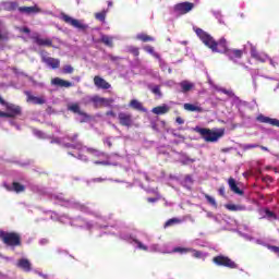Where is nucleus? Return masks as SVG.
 I'll use <instances>...</instances> for the list:
<instances>
[{"label":"nucleus","instance_id":"1","mask_svg":"<svg viewBox=\"0 0 279 279\" xmlns=\"http://www.w3.org/2000/svg\"><path fill=\"white\" fill-rule=\"evenodd\" d=\"M195 34L201 38L202 43L214 53H228L230 49H228V41L226 38L219 39V41H216L213 36L208 35V33L204 32L202 28H195Z\"/></svg>","mask_w":279,"mask_h":279},{"label":"nucleus","instance_id":"2","mask_svg":"<svg viewBox=\"0 0 279 279\" xmlns=\"http://www.w3.org/2000/svg\"><path fill=\"white\" fill-rule=\"evenodd\" d=\"M196 132L206 143H217L219 138L226 134V130L223 129H221L219 132H215L210 129L196 128Z\"/></svg>","mask_w":279,"mask_h":279},{"label":"nucleus","instance_id":"3","mask_svg":"<svg viewBox=\"0 0 279 279\" xmlns=\"http://www.w3.org/2000/svg\"><path fill=\"white\" fill-rule=\"evenodd\" d=\"M0 240L9 247L21 246V234L16 232L0 231Z\"/></svg>","mask_w":279,"mask_h":279},{"label":"nucleus","instance_id":"4","mask_svg":"<svg viewBox=\"0 0 279 279\" xmlns=\"http://www.w3.org/2000/svg\"><path fill=\"white\" fill-rule=\"evenodd\" d=\"M213 264L217 267H227L228 269H239V265L230 257L225 255H217L213 258Z\"/></svg>","mask_w":279,"mask_h":279},{"label":"nucleus","instance_id":"5","mask_svg":"<svg viewBox=\"0 0 279 279\" xmlns=\"http://www.w3.org/2000/svg\"><path fill=\"white\" fill-rule=\"evenodd\" d=\"M61 19L62 21H64V23L71 25L72 27H75L76 29H81V32H86V29H88V24H84L80 22V20H75L70 15H66V13H62Z\"/></svg>","mask_w":279,"mask_h":279},{"label":"nucleus","instance_id":"6","mask_svg":"<svg viewBox=\"0 0 279 279\" xmlns=\"http://www.w3.org/2000/svg\"><path fill=\"white\" fill-rule=\"evenodd\" d=\"M5 108L9 119H14L15 117H21V114H23V109L19 105L7 102Z\"/></svg>","mask_w":279,"mask_h":279},{"label":"nucleus","instance_id":"7","mask_svg":"<svg viewBox=\"0 0 279 279\" xmlns=\"http://www.w3.org/2000/svg\"><path fill=\"white\" fill-rule=\"evenodd\" d=\"M118 120L120 125L123 128H132L134 125V120H132V113L119 112Z\"/></svg>","mask_w":279,"mask_h":279},{"label":"nucleus","instance_id":"8","mask_svg":"<svg viewBox=\"0 0 279 279\" xmlns=\"http://www.w3.org/2000/svg\"><path fill=\"white\" fill-rule=\"evenodd\" d=\"M193 8H195L193 2H181L174 5V11H177L178 14H189Z\"/></svg>","mask_w":279,"mask_h":279},{"label":"nucleus","instance_id":"9","mask_svg":"<svg viewBox=\"0 0 279 279\" xmlns=\"http://www.w3.org/2000/svg\"><path fill=\"white\" fill-rule=\"evenodd\" d=\"M41 62H44V64H46L50 69H53V70L60 69V59L41 54Z\"/></svg>","mask_w":279,"mask_h":279},{"label":"nucleus","instance_id":"10","mask_svg":"<svg viewBox=\"0 0 279 279\" xmlns=\"http://www.w3.org/2000/svg\"><path fill=\"white\" fill-rule=\"evenodd\" d=\"M17 10H19L20 14H27V16H29L32 14L40 13V8H38V5H34V7H17Z\"/></svg>","mask_w":279,"mask_h":279},{"label":"nucleus","instance_id":"11","mask_svg":"<svg viewBox=\"0 0 279 279\" xmlns=\"http://www.w3.org/2000/svg\"><path fill=\"white\" fill-rule=\"evenodd\" d=\"M69 112H73V114H78L80 117H88L86 112L82 110L80 107V102H72L68 105Z\"/></svg>","mask_w":279,"mask_h":279},{"label":"nucleus","instance_id":"12","mask_svg":"<svg viewBox=\"0 0 279 279\" xmlns=\"http://www.w3.org/2000/svg\"><path fill=\"white\" fill-rule=\"evenodd\" d=\"M229 189L232 193L235 195H245V192L243 190H240L239 185L236 184V180L234 178L230 177L228 179Z\"/></svg>","mask_w":279,"mask_h":279},{"label":"nucleus","instance_id":"13","mask_svg":"<svg viewBox=\"0 0 279 279\" xmlns=\"http://www.w3.org/2000/svg\"><path fill=\"white\" fill-rule=\"evenodd\" d=\"M94 84L96 88H101L102 90H108L111 87L110 83L101 78V76H95Z\"/></svg>","mask_w":279,"mask_h":279},{"label":"nucleus","instance_id":"14","mask_svg":"<svg viewBox=\"0 0 279 279\" xmlns=\"http://www.w3.org/2000/svg\"><path fill=\"white\" fill-rule=\"evenodd\" d=\"M34 43L38 45V47H53V40L50 38H40V36L33 37Z\"/></svg>","mask_w":279,"mask_h":279},{"label":"nucleus","instance_id":"15","mask_svg":"<svg viewBox=\"0 0 279 279\" xmlns=\"http://www.w3.org/2000/svg\"><path fill=\"white\" fill-rule=\"evenodd\" d=\"M51 84L52 86H59L60 88H71V86H73V83L64 81L60 77L52 78Z\"/></svg>","mask_w":279,"mask_h":279},{"label":"nucleus","instance_id":"16","mask_svg":"<svg viewBox=\"0 0 279 279\" xmlns=\"http://www.w3.org/2000/svg\"><path fill=\"white\" fill-rule=\"evenodd\" d=\"M25 95L27 97L26 101H29L31 104H34L35 106H43L45 104V98L43 97H36L32 95L29 92H25Z\"/></svg>","mask_w":279,"mask_h":279},{"label":"nucleus","instance_id":"17","mask_svg":"<svg viewBox=\"0 0 279 279\" xmlns=\"http://www.w3.org/2000/svg\"><path fill=\"white\" fill-rule=\"evenodd\" d=\"M251 57L257 62H267V54L263 52H258L256 48L251 49Z\"/></svg>","mask_w":279,"mask_h":279},{"label":"nucleus","instance_id":"18","mask_svg":"<svg viewBox=\"0 0 279 279\" xmlns=\"http://www.w3.org/2000/svg\"><path fill=\"white\" fill-rule=\"evenodd\" d=\"M227 56H228L229 60H241V58H243V50L229 49V51H227Z\"/></svg>","mask_w":279,"mask_h":279},{"label":"nucleus","instance_id":"19","mask_svg":"<svg viewBox=\"0 0 279 279\" xmlns=\"http://www.w3.org/2000/svg\"><path fill=\"white\" fill-rule=\"evenodd\" d=\"M17 267L26 272L32 271V263H29V259H27V258L19 259Z\"/></svg>","mask_w":279,"mask_h":279},{"label":"nucleus","instance_id":"20","mask_svg":"<svg viewBox=\"0 0 279 279\" xmlns=\"http://www.w3.org/2000/svg\"><path fill=\"white\" fill-rule=\"evenodd\" d=\"M87 154H90V156H94V158H107L108 155L97 148L87 147L86 148Z\"/></svg>","mask_w":279,"mask_h":279},{"label":"nucleus","instance_id":"21","mask_svg":"<svg viewBox=\"0 0 279 279\" xmlns=\"http://www.w3.org/2000/svg\"><path fill=\"white\" fill-rule=\"evenodd\" d=\"M2 8L7 12H14V10H19V2L7 1L2 3Z\"/></svg>","mask_w":279,"mask_h":279},{"label":"nucleus","instance_id":"22","mask_svg":"<svg viewBox=\"0 0 279 279\" xmlns=\"http://www.w3.org/2000/svg\"><path fill=\"white\" fill-rule=\"evenodd\" d=\"M129 106L133 108V110H138L140 112H147V109H145V107L143 106V102L136 99H132Z\"/></svg>","mask_w":279,"mask_h":279},{"label":"nucleus","instance_id":"23","mask_svg":"<svg viewBox=\"0 0 279 279\" xmlns=\"http://www.w3.org/2000/svg\"><path fill=\"white\" fill-rule=\"evenodd\" d=\"M183 108L184 110H187V112H204L202 107L189 102L184 104Z\"/></svg>","mask_w":279,"mask_h":279},{"label":"nucleus","instance_id":"24","mask_svg":"<svg viewBox=\"0 0 279 279\" xmlns=\"http://www.w3.org/2000/svg\"><path fill=\"white\" fill-rule=\"evenodd\" d=\"M169 110H171L169 108V106L162 105V106H157V107L153 108L151 113L153 114H167V112H169Z\"/></svg>","mask_w":279,"mask_h":279},{"label":"nucleus","instance_id":"25","mask_svg":"<svg viewBox=\"0 0 279 279\" xmlns=\"http://www.w3.org/2000/svg\"><path fill=\"white\" fill-rule=\"evenodd\" d=\"M225 208H227V210H230L231 213H241L245 210V205L226 204Z\"/></svg>","mask_w":279,"mask_h":279},{"label":"nucleus","instance_id":"26","mask_svg":"<svg viewBox=\"0 0 279 279\" xmlns=\"http://www.w3.org/2000/svg\"><path fill=\"white\" fill-rule=\"evenodd\" d=\"M181 86V93H189L190 90H193L195 87V84L189 82V81H182L180 83Z\"/></svg>","mask_w":279,"mask_h":279},{"label":"nucleus","instance_id":"27","mask_svg":"<svg viewBox=\"0 0 279 279\" xmlns=\"http://www.w3.org/2000/svg\"><path fill=\"white\" fill-rule=\"evenodd\" d=\"M126 53H131L134 58H138L141 56V48L136 46H126Z\"/></svg>","mask_w":279,"mask_h":279},{"label":"nucleus","instance_id":"28","mask_svg":"<svg viewBox=\"0 0 279 279\" xmlns=\"http://www.w3.org/2000/svg\"><path fill=\"white\" fill-rule=\"evenodd\" d=\"M137 40H141L142 43H154V37L145 34V33H141L136 35Z\"/></svg>","mask_w":279,"mask_h":279},{"label":"nucleus","instance_id":"29","mask_svg":"<svg viewBox=\"0 0 279 279\" xmlns=\"http://www.w3.org/2000/svg\"><path fill=\"white\" fill-rule=\"evenodd\" d=\"M100 43H102L107 47H114V44L112 43V37H109L108 35H104L100 38Z\"/></svg>","mask_w":279,"mask_h":279},{"label":"nucleus","instance_id":"30","mask_svg":"<svg viewBox=\"0 0 279 279\" xmlns=\"http://www.w3.org/2000/svg\"><path fill=\"white\" fill-rule=\"evenodd\" d=\"M106 14H108V11L102 10L101 12L95 13L96 21H100V23L106 22Z\"/></svg>","mask_w":279,"mask_h":279},{"label":"nucleus","instance_id":"31","mask_svg":"<svg viewBox=\"0 0 279 279\" xmlns=\"http://www.w3.org/2000/svg\"><path fill=\"white\" fill-rule=\"evenodd\" d=\"M12 186H13V191L15 193H23L25 191V185H23V184H21L19 182H13Z\"/></svg>","mask_w":279,"mask_h":279},{"label":"nucleus","instance_id":"32","mask_svg":"<svg viewBox=\"0 0 279 279\" xmlns=\"http://www.w3.org/2000/svg\"><path fill=\"white\" fill-rule=\"evenodd\" d=\"M175 223H182V220H180L178 218H171L166 221L165 228H171V226H175Z\"/></svg>","mask_w":279,"mask_h":279},{"label":"nucleus","instance_id":"33","mask_svg":"<svg viewBox=\"0 0 279 279\" xmlns=\"http://www.w3.org/2000/svg\"><path fill=\"white\" fill-rule=\"evenodd\" d=\"M172 252H173L174 254H189V252H191V248L178 246V247H174V248L172 250Z\"/></svg>","mask_w":279,"mask_h":279},{"label":"nucleus","instance_id":"34","mask_svg":"<svg viewBox=\"0 0 279 279\" xmlns=\"http://www.w3.org/2000/svg\"><path fill=\"white\" fill-rule=\"evenodd\" d=\"M204 197H205V199H207L208 204H210L211 206L217 208V201H215V198L213 196L205 194Z\"/></svg>","mask_w":279,"mask_h":279},{"label":"nucleus","instance_id":"35","mask_svg":"<svg viewBox=\"0 0 279 279\" xmlns=\"http://www.w3.org/2000/svg\"><path fill=\"white\" fill-rule=\"evenodd\" d=\"M190 252H192L193 258H202V256H204V253H202V251H197L195 248H191Z\"/></svg>","mask_w":279,"mask_h":279},{"label":"nucleus","instance_id":"36","mask_svg":"<svg viewBox=\"0 0 279 279\" xmlns=\"http://www.w3.org/2000/svg\"><path fill=\"white\" fill-rule=\"evenodd\" d=\"M89 101H92V104H104V101H106V99H104L99 96H94L89 99Z\"/></svg>","mask_w":279,"mask_h":279},{"label":"nucleus","instance_id":"37","mask_svg":"<svg viewBox=\"0 0 279 279\" xmlns=\"http://www.w3.org/2000/svg\"><path fill=\"white\" fill-rule=\"evenodd\" d=\"M270 119H271V118L265 117V116H263V114H259V116L257 117V121H259V123H268V124H269Z\"/></svg>","mask_w":279,"mask_h":279},{"label":"nucleus","instance_id":"38","mask_svg":"<svg viewBox=\"0 0 279 279\" xmlns=\"http://www.w3.org/2000/svg\"><path fill=\"white\" fill-rule=\"evenodd\" d=\"M134 243H136L138 250H143L144 252H147L148 247L147 245L143 244V242L138 241V240H133Z\"/></svg>","mask_w":279,"mask_h":279},{"label":"nucleus","instance_id":"39","mask_svg":"<svg viewBox=\"0 0 279 279\" xmlns=\"http://www.w3.org/2000/svg\"><path fill=\"white\" fill-rule=\"evenodd\" d=\"M150 90L154 95H158V97H162V92H160V86L158 85L154 86Z\"/></svg>","mask_w":279,"mask_h":279},{"label":"nucleus","instance_id":"40","mask_svg":"<svg viewBox=\"0 0 279 279\" xmlns=\"http://www.w3.org/2000/svg\"><path fill=\"white\" fill-rule=\"evenodd\" d=\"M73 71H74V69L71 65H69V64L63 66L64 75H69L71 73H73Z\"/></svg>","mask_w":279,"mask_h":279},{"label":"nucleus","instance_id":"41","mask_svg":"<svg viewBox=\"0 0 279 279\" xmlns=\"http://www.w3.org/2000/svg\"><path fill=\"white\" fill-rule=\"evenodd\" d=\"M265 215L266 217L272 218V219H278V216H276V214L269 209L265 210Z\"/></svg>","mask_w":279,"mask_h":279},{"label":"nucleus","instance_id":"42","mask_svg":"<svg viewBox=\"0 0 279 279\" xmlns=\"http://www.w3.org/2000/svg\"><path fill=\"white\" fill-rule=\"evenodd\" d=\"M268 124H269V125H272V126H275V128H279V120H278V119L270 118Z\"/></svg>","mask_w":279,"mask_h":279},{"label":"nucleus","instance_id":"43","mask_svg":"<svg viewBox=\"0 0 279 279\" xmlns=\"http://www.w3.org/2000/svg\"><path fill=\"white\" fill-rule=\"evenodd\" d=\"M258 147H259L258 144H246V145H244L243 149H245V150H247V149H256Z\"/></svg>","mask_w":279,"mask_h":279},{"label":"nucleus","instance_id":"44","mask_svg":"<svg viewBox=\"0 0 279 279\" xmlns=\"http://www.w3.org/2000/svg\"><path fill=\"white\" fill-rule=\"evenodd\" d=\"M268 250L279 256V246H268Z\"/></svg>","mask_w":279,"mask_h":279},{"label":"nucleus","instance_id":"45","mask_svg":"<svg viewBox=\"0 0 279 279\" xmlns=\"http://www.w3.org/2000/svg\"><path fill=\"white\" fill-rule=\"evenodd\" d=\"M144 51H146L147 53H150V56L155 52L154 47L151 46L144 47Z\"/></svg>","mask_w":279,"mask_h":279},{"label":"nucleus","instance_id":"46","mask_svg":"<svg viewBox=\"0 0 279 279\" xmlns=\"http://www.w3.org/2000/svg\"><path fill=\"white\" fill-rule=\"evenodd\" d=\"M218 193L219 195H221V197H226V187L223 185L220 186Z\"/></svg>","mask_w":279,"mask_h":279},{"label":"nucleus","instance_id":"47","mask_svg":"<svg viewBox=\"0 0 279 279\" xmlns=\"http://www.w3.org/2000/svg\"><path fill=\"white\" fill-rule=\"evenodd\" d=\"M20 32H22L23 34H32V31L27 26L20 28Z\"/></svg>","mask_w":279,"mask_h":279},{"label":"nucleus","instance_id":"48","mask_svg":"<svg viewBox=\"0 0 279 279\" xmlns=\"http://www.w3.org/2000/svg\"><path fill=\"white\" fill-rule=\"evenodd\" d=\"M64 147H71L72 149H76V147H82V144H76V146H75L73 144L66 143V144H64Z\"/></svg>","mask_w":279,"mask_h":279},{"label":"nucleus","instance_id":"49","mask_svg":"<svg viewBox=\"0 0 279 279\" xmlns=\"http://www.w3.org/2000/svg\"><path fill=\"white\" fill-rule=\"evenodd\" d=\"M94 165H102L104 167H108V165H110V162L96 160V161H94Z\"/></svg>","mask_w":279,"mask_h":279},{"label":"nucleus","instance_id":"50","mask_svg":"<svg viewBox=\"0 0 279 279\" xmlns=\"http://www.w3.org/2000/svg\"><path fill=\"white\" fill-rule=\"evenodd\" d=\"M92 182L101 183V182H106V179H104V178H95V179L92 180Z\"/></svg>","mask_w":279,"mask_h":279},{"label":"nucleus","instance_id":"51","mask_svg":"<svg viewBox=\"0 0 279 279\" xmlns=\"http://www.w3.org/2000/svg\"><path fill=\"white\" fill-rule=\"evenodd\" d=\"M175 121H177V123H178L179 125H184V119L178 117V118L175 119Z\"/></svg>","mask_w":279,"mask_h":279},{"label":"nucleus","instance_id":"52","mask_svg":"<svg viewBox=\"0 0 279 279\" xmlns=\"http://www.w3.org/2000/svg\"><path fill=\"white\" fill-rule=\"evenodd\" d=\"M147 202H148L149 204H155V202H158V198H156V197H148V198H147Z\"/></svg>","mask_w":279,"mask_h":279},{"label":"nucleus","instance_id":"53","mask_svg":"<svg viewBox=\"0 0 279 279\" xmlns=\"http://www.w3.org/2000/svg\"><path fill=\"white\" fill-rule=\"evenodd\" d=\"M0 117H2L4 119H9V114L5 111H0Z\"/></svg>","mask_w":279,"mask_h":279},{"label":"nucleus","instance_id":"54","mask_svg":"<svg viewBox=\"0 0 279 279\" xmlns=\"http://www.w3.org/2000/svg\"><path fill=\"white\" fill-rule=\"evenodd\" d=\"M0 106H8V102L0 96Z\"/></svg>","mask_w":279,"mask_h":279},{"label":"nucleus","instance_id":"55","mask_svg":"<svg viewBox=\"0 0 279 279\" xmlns=\"http://www.w3.org/2000/svg\"><path fill=\"white\" fill-rule=\"evenodd\" d=\"M107 117H117V113H114V111H108L107 112Z\"/></svg>","mask_w":279,"mask_h":279},{"label":"nucleus","instance_id":"56","mask_svg":"<svg viewBox=\"0 0 279 279\" xmlns=\"http://www.w3.org/2000/svg\"><path fill=\"white\" fill-rule=\"evenodd\" d=\"M110 60H112V62H117V60H121V58L114 57V56H110Z\"/></svg>","mask_w":279,"mask_h":279},{"label":"nucleus","instance_id":"57","mask_svg":"<svg viewBox=\"0 0 279 279\" xmlns=\"http://www.w3.org/2000/svg\"><path fill=\"white\" fill-rule=\"evenodd\" d=\"M105 143L108 145V147H112V142L110 141V138H107Z\"/></svg>","mask_w":279,"mask_h":279},{"label":"nucleus","instance_id":"58","mask_svg":"<svg viewBox=\"0 0 279 279\" xmlns=\"http://www.w3.org/2000/svg\"><path fill=\"white\" fill-rule=\"evenodd\" d=\"M259 149H262L263 151H269V148H267L266 146H258Z\"/></svg>","mask_w":279,"mask_h":279},{"label":"nucleus","instance_id":"59","mask_svg":"<svg viewBox=\"0 0 279 279\" xmlns=\"http://www.w3.org/2000/svg\"><path fill=\"white\" fill-rule=\"evenodd\" d=\"M223 95H231L232 92L228 90V89H222Z\"/></svg>","mask_w":279,"mask_h":279},{"label":"nucleus","instance_id":"60","mask_svg":"<svg viewBox=\"0 0 279 279\" xmlns=\"http://www.w3.org/2000/svg\"><path fill=\"white\" fill-rule=\"evenodd\" d=\"M151 56H154V58L160 59V54H158L156 51Z\"/></svg>","mask_w":279,"mask_h":279},{"label":"nucleus","instance_id":"61","mask_svg":"<svg viewBox=\"0 0 279 279\" xmlns=\"http://www.w3.org/2000/svg\"><path fill=\"white\" fill-rule=\"evenodd\" d=\"M270 64H271L272 66H276V62H274V60H271V59H270Z\"/></svg>","mask_w":279,"mask_h":279}]
</instances>
